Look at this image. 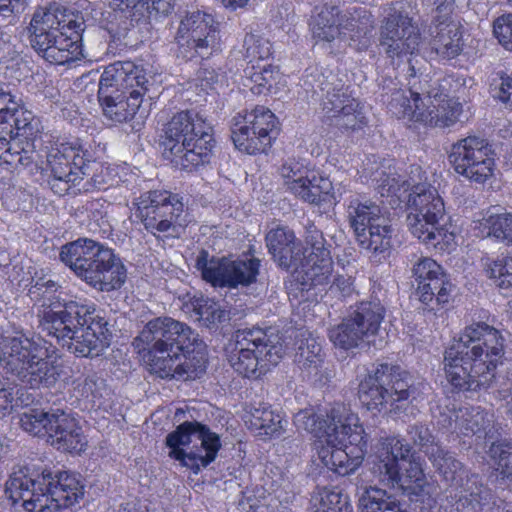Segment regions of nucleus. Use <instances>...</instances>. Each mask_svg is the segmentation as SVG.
Listing matches in <instances>:
<instances>
[{
	"mask_svg": "<svg viewBox=\"0 0 512 512\" xmlns=\"http://www.w3.org/2000/svg\"><path fill=\"white\" fill-rule=\"evenodd\" d=\"M431 54L439 60H450L457 57L462 49V33L460 26L447 16H438L430 25Z\"/></svg>",
	"mask_w": 512,
	"mask_h": 512,
	"instance_id": "nucleus-31",
	"label": "nucleus"
},
{
	"mask_svg": "<svg viewBox=\"0 0 512 512\" xmlns=\"http://www.w3.org/2000/svg\"><path fill=\"white\" fill-rule=\"evenodd\" d=\"M30 0H0V21L12 23L28 7Z\"/></svg>",
	"mask_w": 512,
	"mask_h": 512,
	"instance_id": "nucleus-58",
	"label": "nucleus"
},
{
	"mask_svg": "<svg viewBox=\"0 0 512 512\" xmlns=\"http://www.w3.org/2000/svg\"><path fill=\"white\" fill-rule=\"evenodd\" d=\"M34 151L20 146L18 138L12 141L11 150L4 156V162L11 166H28L33 161Z\"/></svg>",
	"mask_w": 512,
	"mask_h": 512,
	"instance_id": "nucleus-57",
	"label": "nucleus"
},
{
	"mask_svg": "<svg viewBox=\"0 0 512 512\" xmlns=\"http://www.w3.org/2000/svg\"><path fill=\"white\" fill-rule=\"evenodd\" d=\"M6 493L13 502L22 501L28 512H57L72 509L84 497L81 476L55 466H45L28 474L20 469L6 482Z\"/></svg>",
	"mask_w": 512,
	"mask_h": 512,
	"instance_id": "nucleus-6",
	"label": "nucleus"
},
{
	"mask_svg": "<svg viewBox=\"0 0 512 512\" xmlns=\"http://www.w3.org/2000/svg\"><path fill=\"white\" fill-rule=\"evenodd\" d=\"M493 33L505 49L512 50V14L498 17L493 24Z\"/></svg>",
	"mask_w": 512,
	"mask_h": 512,
	"instance_id": "nucleus-56",
	"label": "nucleus"
},
{
	"mask_svg": "<svg viewBox=\"0 0 512 512\" xmlns=\"http://www.w3.org/2000/svg\"><path fill=\"white\" fill-rule=\"evenodd\" d=\"M339 13V7L335 5L325 4L321 7L316 6L314 8L311 16L310 28L313 39H315L316 42L330 43L340 35V28H328L325 36V33L323 32V26H328L329 24L339 25L337 19Z\"/></svg>",
	"mask_w": 512,
	"mask_h": 512,
	"instance_id": "nucleus-41",
	"label": "nucleus"
},
{
	"mask_svg": "<svg viewBox=\"0 0 512 512\" xmlns=\"http://www.w3.org/2000/svg\"><path fill=\"white\" fill-rule=\"evenodd\" d=\"M144 69L132 61L108 65L99 80L98 98L104 116L114 123L134 117L148 90Z\"/></svg>",
	"mask_w": 512,
	"mask_h": 512,
	"instance_id": "nucleus-10",
	"label": "nucleus"
},
{
	"mask_svg": "<svg viewBox=\"0 0 512 512\" xmlns=\"http://www.w3.org/2000/svg\"><path fill=\"white\" fill-rule=\"evenodd\" d=\"M313 512H350L349 498L338 487H317L311 495Z\"/></svg>",
	"mask_w": 512,
	"mask_h": 512,
	"instance_id": "nucleus-43",
	"label": "nucleus"
},
{
	"mask_svg": "<svg viewBox=\"0 0 512 512\" xmlns=\"http://www.w3.org/2000/svg\"><path fill=\"white\" fill-rule=\"evenodd\" d=\"M41 348L21 333L0 337V366L31 389L51 388L61 375V366L48 356L39 355Z\"/></svg>",
	"mask_w": 512,
	"mask_h": 512,
	"instance_id": "nucleus-11",
	"label": "nucleus"
},
{
	"mask_svg": "<svg viewBox=\"0 0 512 512\" xmlns=\"http://www.w3.org/2000/svg\"><path fill=\"white\" fill-rule=\"evenodd\" d=\"M59 259L91 287L110 292L120 289L127 270L112 248L91 238L80 237L60 249Z\"/></svg>",
	"mask_w": 512,
	"mask_h": 512,
	"instance_id": "nucleus-9",
	"label": "nucleus"
},
{
	"mask_svg": "<svg viewBox=\"0 0 512 512\" xmlns=\"http://www.w3.org/2000/svg\"><path fill=\"white\" fill-rule=\"evenodd\" d=\"M381 16L378 37L380 51L392 65H399L404 59L409 61L408 89L395 88L384 101L388 111L397 119L420 122L425 106L422 96L431 93V80L427 75H418L408 58L419 49L420 29L399 1L385 4Z\"/></svg>",
	"mask_w": 512,
	"mask_h": 512,
	"instance_id": "nucleus-2",
	"label": "nucleus"
},
{
	"mask_svg": "<svg viewBox=\"0 0 512 512\" xmlns=\"http://www.w3.org/2000/svg\"><path fill=\"white\" fill-rule=\"evenodd\" d=\"M89 161L90 152L79 139L52 147L47 153V165L51 171L48 183L51 190L59 196H64L70 191L73 194L80 193L78 188L84 180L80 175L87 174Z\"/></svg>",
	"mask_w": 512,
	"mask_h": 512,
	"instance_id": "nucleus-20",
	"label": "nucleus"
},
{
	"mask_svg": "<svg viewBox=\"0 0 512 512\" xmlns=\"http://www.w3.org/2000/svg\"><path fill=\"white\" fill-rule=\"evenodd\" d=\"M59 288L60 285L51 276L35 273L28 289V296L34 302L36 309L43 308V306H48L51 303L61 302L60 298L56 295Z\"/></svg>",
	"mask_w": 512,
	"mask_h": 512,
	"instance_id": "nucleus-47",
	"label": "nucleus"
},
{
	"mask_svg": "<svg viewBox=\"0 0 512 512\" xmlns=\"http://www.w3.org/2000/svg\"><path fill=\"white\" fill-rule=\"evenodd\" d=\"M294 425L298 430L306 431L316 438H324L334 443L338 438V424L332 420L331 410L326 417L317 415L313 409H303L294 415Z\"/></svg>",
	"mask_w": 512,
	"mask_h": 512,
	"instance_id": "nucleus-37",
	"label": "nucleus"
},
{
	"mask_svg": "<svg viewBox=\"0 0 512 512\" xmlns=\"http://www.w3.org/2000/svg\"><path fill=\"white\" fill-rule=\"evenodd\" d=\"M175 0H110V11L103 13L101 27L107 31L110 41L122 44L130 29L145 14L167 15L174 7Z\"/></svg>",
	"mask_w": 512,
	"mask_h": 512,
	"instance_id": "nucleus-26",
	"label": "nucleus"
},
{
	"mask_svg": "<svg viewBox=\"0 0 512 512\" xmlns=\"http://www.w3.org/2000/svg\"><path fill=\"white\" fill-rule=\"evenodd\" d=\"M104 384L103 380L96 375H88L83 382L79 384L82 397L96 399L102 396L100 389Z\"/></svg>",
	"mask_w": 512,
	"mask_h": 512,
	"instance_id": "nucleus-61",
	"label": "nucleus"
},
{
	"mask_svg": "<svg viewBox=\"0 0 512 512\" xmlns=\"http://www.w3.org/2000/svg\"><path fill=\"white\" fill-rule=\"evenodd\" d=\"M39 333L55 339L77 357H97L110 344L108 323L87 299L37 308Z\"/></svg>",
	"mask_w": 512,
	"mask_h": 512,
	"instance_id": "nucleus-4",
	"label": "nucleus"
},
{
	"mask_svg": "<svg viewBox=\"0 0 512 512\" xmlns=\"http://www.w3.org/2000/svg\"><path fill=\"white\" fill-rule=\"evenodd\" d=\"M373 471L384 486L401 492L421 509L436 505L437 485L429 482L419 457L412 453L409 443L399 436H387L375 446Z\"/></svg>",
	"mask_w": 512,
	"mask_h": 512,
	"instance_id": "nucleus-7",
	"label": "nucleus"
},
{
	"mask_svg": "<svg viewBox=\"0 0 512 512\" xmlns=\"http://www.w3.org/2000/svg\"><path fill=\"white\" fill-rule=\"evenodd\" d=\"M91 158L92 155L90 154V161L87 163L89 165V168L86 170L87 174L80 176L83 178L84 176H89V171H93V174L87 180H83L81 187L78 188L79 192L91 193L94 191L107 190L118 184L119 178L116 168L96 163L92 161Z\"/></svg>",
	"mask_w": 512,
	"mask_h": 512,
	"instance_id": "nucleus-44",
	"label": "nucleus"
},
{
	"mask_svg": "<svg viewBox=\"0 0 512 512\" xmlns=\"http://www.w3.org/2000/svg\"><path fill=\"white\" fill-rule=\"evenodd\" d=\"M493 97L512 110V77L502 79L500 86L494 89Z\"/></svg>",
	"mask_w": 512,
	"mask_h": 512,
	"instance_id": "nucleus-62",
	"label": "nucleus"
},
{
	"mask_svg": "<svg viewBox=\"0 0 512 512\" xmlns=\"http://www.w3.org/2000/svg\"><path fill=\"white\" fill-rule=\"evenodd\" d=\"M408 202L412 211L407 216V225L413 236L427 247L444 249L454 236L441 223L445 206L438 190L428 183L414 184Z\"/></svg>",
	"mask_w": 512,
	"mask_h": 512,
	"instance_id": "nucleus-15",
	"label": "nucleus"
},
{
	"mask_svg": "<svg viewBox=\"0 0 512 512\" xmlns=\"http://www.w3.org/2000/svg\"><path fill=\"white\" fill-rule=\"evenodd\" d=\"M455 172L471 182L483 184L494 173L492 145L484 137L467 136L455 142L448 155Z\"/></svg>",
	"mask_w": 512,
	"mask_h": 512,
	"instance_id": "nucleus-25",
	"label": "nucleus"
},
{
	"mask_svg": "<svg viewBox=\"0 0 512 512\" xmlns=\"http://www.w3.org/2000/svg\"><path fill=\"white\" fill-rule=\"evenodd\" d=\"M244 76L249 81V84H245V86H250L253 94L261 95L271 92L279 82L280 72L277 66L264 62L246 67Z\"/></svg>",
	"mask_w": 512,
	"mask_h": 512,
	"instance_id": "nucleus-40",
	"label": "nucleus"
},
{
	"mask_svg": "<svg viewBox=\"0 0 512 512\" xmlns=\"http://www.w3.org/2000/svg\"><path fill=\"white\" fill-rule=\"evenodd\" d=\"M373 20L370 13L362 10L356 15H351L344 26L345 29L352 32L351 38L360 39L366 37L372 29Z\"/></svg>",
	"mask_w": 512,
	"mask_h": 512,
	"instance_id": "nucleus-54",
	"label": "nucleus"
},
{
	"mask_svg": "<svg viewBox=\"0 0 512 512\" xmlns=\"http://www.w3.org/2000/svg\"><path fill=\"white\" fill-rule=\"evenodd\" d=\"M18 52L12 44L10 36L0 30V64L13 61L17 58Z\"/></svg>",
	"mask_w": 512,
	"mask_h": 512,
	"instance_id": "nucleus-63",
	"label": "nucleus"
},
{
	"mask_svg": "<svg viewBox=\"0 0 512 512\" xmlns=\"http://www.w3.org/2000/svg\"><path fill=\"white\" fill-rule=\"evenodd\" d=\"M408 435L414 444L420 446L421 448L426 447V452L431 451V447L437 445L433 443L434 436L432 435L428 426L425 424H414L409 426Z\"/></svg>",
	"mask_w": 512,
	"mask_h": 512,
	"instance_id": "nucleus-60",
	"label": "nucleus"
},
{
	"mask_svg": "<svg viewBox=\"0 0 512 512\" xmlns=\"http://www.w3.org/2000/svg\"><path fill=\"white\" fill-rule=\"evenodd\" d=\"M412 184L403 179L402 176L397 174H385L383 173L379 179H377V189L381 196H395L398 199L406 197V194L411 190Z\"/></svg>",
	"mask_w": 512,
	"mask_h": 512,
	"instance_id": "nucleus-51",
	"label": "nucleus"
},
{
	"mask_svg": "<svg viewBox=\"0 0 512 512\" xmlns=\"http://www.w3.org/2000/svg\"><path fill=\"white\" fill-rule=\"evenodd\" d=\"M134 349L146 362L152 373L162 379L187 380L197 376L205 366L194 365L200 354L203 341L190 326L171 317L150 320L133 341Z\"/></svg>",
	"mask_w": 512,
	"mask_h": 512,
	"instance_id": "nucleus-3",
	"label": "nucleus"
},
{
	"mask_svg": "<svg viewBox=\"0 0 512 512\" xmlns=\"http://www.w3.org/2000/svg\"><path fill=\"white\" fill-rule=\"evenodd\" d=\"M39 131V119L16 100L10 84L0 80V159L4 160L15 138L32 140Z\"/></svg>",
	"mask_w": 512,
	"mask_h": 512,
	"instance_id": "nucleus-27",
	"label": "nucleus"
},
{
	"mask_svg": "<svg viewBox=\"0 0 512 512\" xmlns=\"http://www.w3.org/2000/svg\"><path fill=\"white\" fill-rule=\"evenodd\" d=\"M345 217L358 245L371 253L373 262L386 260L392 249L393 228L383 209L362 195H350L344 202Z\"/></svg>",
	"mask_w": 512,
	"mask_h": 512,
	"instance_id": "nucleus-13",
	"label": "nucleus"
},
{
	"mask_svg": "<svg viewBox=\"0 0 512 512\" xmlns=\"http://www.w3.org/2000/svg\"><path fill=\"white\" fill-rule=\"evenodd\" d=\"M219 33L211 14L200 10L188 12L175 35L177 57L186 61L209 58L220 48Z\"/></svg>",
	"mask_w": 512,
	"mask_h": 512,
	"instance_id": "nucleus-21",
	"label": "nucleus"
},
{
	"mask_svg": "<svg viewBox=\"0 0 512 512\" xmlns=\"http://www.w3.org/2000/svg\"><path fill=\"white\" fill-rule=\"evenodd\" d=\"M332 420L339 426V437L347 444L348 449L356 452L360 451L361 459L367 452L368 439L364 428L359 424V418L352 413L344 404H335L331 407Z\"/></svg>",
	"mask_w": 512,
	"mask_h": 512,
	"instance_id": "nucleus-34",
	"label": "nucleus"
},
{
	"mask_svg": "<svg viewBox=\"0 0 512 512\" xmlns=\"http://www.w3.org/2000/svg\"><path fill=\"white\" fill-rule=\"evenodd\" d=\"M252 417L253 426L260 430L261 434L269 437H279L287 424V421L279 413L269 407H264L262 410L255 409Z\"/></svg>",
	"mask_w": 512,
	"mask_h": 512,
	"instance_id": "nucleus-49",
	"label": "nucleus"
},
{
	"mask_svg": "<svg viewBox=\"0 0 512 512\" xmlns=\"http://www.w3.org/2000/svg\"><path fill=\"white\" fill-rule=\"evenodd\" d=\"M278 134L277 117L263 106L238 113L232 119V141L237 149L248 154L266 153Z\"/></svg>",
	"mask_w": 512,
	"mask_h": 512,
	"instance_id": "nucleus-22",
	"label": "nucleus"
},
{
	"mask_svg": "<svg viewBox=\"0 0 512 512\" xmlns=\"http://www.w3.org/2000/svg\"><path fill=\"white\" fill-rule=\"evenodd\" d=\"M281 175L287 189L304 202L320 207L336 205L340 199L334 192L332 182L304 163L289 160L282 165Z\"/></svg>",
	"mask_w": 512,
	"mask_h": 512,
	"instance_id": "nucleus-29",
	"label": "nucleus"
},
{
	"mask_svg": "<svg viewBox=\"0 0 512 512\" xmlns=\"http://www.w3.org/2000/svg\"><path fill=\"white\" fill-rule=\"evenodd\" d=\"M302 86L312 96L323 98V110L334 125L344 130H357L366 124L359 102L353 97L349 86L332 72L325 74L317 68L308 69Z\"/></svg>",
	"mask_w": 512,
	"mask_h": 512,
	"instance_id": "nucleus-14",
	"label": "nucleus"
},
{
	"mask_svg": "<svg viewBox=\"0 0 512 512\" xmlns=\"http://www.w3.org/2000/svg\"><path fill=\"white\" fill-rule=\"evenodd\" d=\"M234 353L230 356L233 369L246 378L258 379L271 366H276L284 349L278 335L253 327L237 330Z\"/></svg>",
	"mask_w": 512,
	"mask_h": 512,
	"instance_id": "nucleus-16",
	"label": "nucleus"
},
{
	"mask_svg": "<svg viewBox=\"0 0 512 512\" xmlns=\"http://www.w3.org/2000/svg\"><path fill=\"white\" fill-rule=\"evenodd\" d=\"M215 140L212 134V126L209 129L201 130L194 139L189 141V146L183 152L172 155L169 160L174 167L186 171H199L210 164L213 158Z\"/></svg>",
	"mask_w": 512,
	"mask_h": 512,
	"instance_id": "nucleus-32",
	"label": "nucleus"
},
{
	"mask_svg": "<svg viewBox=\"0 0 512 512\" xmlns=\"http://www.w3.org/2000/svg\"><path fill=\"white\" fill-rule=\"evenodd\" d=\"M431 93H426L429 106L423 107V117L420 122L431 127L445 128L452 126L458 120L461 113V104L437 87V82H431Z\"/></svg>",
	"mask_w": 512,
	"mask_h": 512,
	"instance_id": "nucleus-33",
	"label": "nucleus"
},
{
	"mask_svg": "<svg viewBox=\"0 0 512 512\" xmlns=\"http://www.w3.org/2000/svg\"><path fill=\"white\" fill-rule=\"evenodd\" d=\"M410 262L412 277L424 309L434 314L445 309L454 290L450 276L431 257L413 255Z\"/></svg>",
	"mask_w": 512,
	"mask_h": 512,
	"instance_id": "nucleus-24",
	"label": "nucleus"
},
{
	"mask_svg": "<svg viewBox=\"0 0 512 512\" xmlns=\"http://www.w3.org/2000/svg\"><path fill=\"white\" fill-rule=\"evenodd\" d=\"M493 422V415L480 406H463L456 415V435L485 438Z\"/></svg>",
	"mask_w": 512,
	"mask_h": 512,
	"instance_id": "nucleus-36",
	"label": "nucleus"
},
{
	"mask_svg": "<svg viewBox=\"0 0 512 512\" xmlns=\"http://www.w3.org/2000/svg\"><path fill=\"white\" fill-rule=\"evenodd\" d=\"M14 394H17V384L0 375V414L5 415L13 409Z\"/></svg>",
	"mask_w": 512,
	"mask_h": 512,
	"instance_id": "nucleus-59",
	"label": "nucleus"
},
{
	"mask_svg": "<svg viewBox=\"0 0 512 512\" xmlns=\"http://www.w3.org/2000/svg\"><path fill=\"white\" fill-rule=\"evenodd\" d=\"M489 455L497 466V471L503 478L512 481V445L493 443Z\"/></svg>",
	"mask_w": 512,
	"mask_h": 512,
	"instance_id": "nucleus-52",
	"label": "nucleus"
},
{
	"mask_svg": "<svg viewBox=\"0 0 512 512\" xmlns=\"http://www.w3.org/2000/svg\"><path fill=\"white\" fill-rule=\"evenodd\" d=\"M28 29L31 47L51 64L66 65L83 56L85 21L80 14L67 13L65 8L52 3L34 12Z\"/></svg>",
	"mask_w": 512,
	"mask_h": 512,
	"instance_id": "nucleus-8",
	"label": "nucleus"
},
{
	"mask_svg": "<svg viewBox=\"0 0 512 512\" xmlns=\"http://www.w3.org/2000/svg\"><path fill=\"white\" fill-rule=\"evenodd\" d=\"M196 267L202 278L214 287L236 289L249 286L257 281L261 261L255 257H242L235 260L208 258L206 251H201L196 260Z\"/></svg>",
	"mask_w": 512,
	"mask_h": 512,
	"instance_id": "nucleus-23",
	"label": "nucleus"
},
{
	"mask_svg": "<svg viewBox=\"0 0 512 512\" xmlns=\"http://www.w3.org/2000/svg\"><path fill=\"white\" fill-rule=\"evenodd\" d=\"M360 512H409L406 504L386 490L372 487L366 488L358 500Z\"/></svg>",
	"mask_w": 512,
	"mask_h": 512,
	"instance_id": "nucleus-39",
	"label": "nucleus"
},
{
	"mask_svg": "<svg viewBox=\"0 0 512 512\" xmlns=\"http://www.w3.org/2000/svg\"><path fill=\"white\" fill-rule=\"evenodd\" d=\"M415 392L412 377L407 371L382 363L360 380L358 398L367 410L400 414L415 399Z\"/></svg>",
	"mask_w": 512,
	"mask_h": 512,
	"instance_id": "nucleus-12",
	"label": "nucleus"
},
{
	"mask_svg": "<svg viewBox=\"0 0 512 512\" xmlns=\"http://www.w3.org/2000/svg\"><path fill=\"white\" fill-rule=\"evenodd\" d=\"M194 311L203 326L212 329L229 320L228 312L218 302L201 297L193 303Z\"/></svg>",
	"mask_w": 512,
	"mask_h": 512,
	"instance_id": "nucleus-48",
	"label": "nucleus"
},
{
	"mask_svg": "<svg viewBox=\"0 0 512 512\" xmlns=\"http://www.w3.org/2000/svg\"><path fill=\"white\" fill-rule=\"evenodd\" d=\"M317 455L326 468L340 476L353 473L363 461L360 451L355 455L339 436L334 443L326 442V445L319 446Z\"/></svg>",
	"mask_w": 512,
	"mask_h": 512,
	"instance_id": "nucleus-35",
	"label": "nucleus"
},
{
	"mask_svg": "<svg viewBox=\"0 0 512 512\" xmlns=\"http://www.w3.org/2000/svg\"><path fill=\"white\" fill-rule=\"evenodd\" d=\"M456 415L458 409L438 406L432 412L433 424L443 433L456 434Z\"/></svg>",
	"mask_w": 512,
	"mask_h": 512,
	"instance_id": "nucleus-55",
	"label": "nucleus"
},
{
	"mask_svg": "<svg viewBox=\"0 0 512 512\" xmlns=\"http://www.w3.org/2000/svg\"><path fill=\"white\" fill-rule=\"evenodd\" d=\"M169 457L198 474L217 457L220 437L198 421H185L166 436Z\"/></svg>",
	"mask_w": 512,
	"mask_h": 512,
	"instance_id": "nucleus-17",
	"label": "nucleus"
},
{
	"mask_svg": "<svg viewBox=\"0 0 512 512\" xmlns=\"http://www.w3.org/2000/svg\"><path fill=\"white\" fill-rule=\"evenodd\" d=\"M183 198L167 190H153L143 194L137 208V216L145 229L172 236L181 226L179 218L184 210Z\"/></svg>",
	"mask_w": 512,
	"mask_h": 512,
	"instance_id": "nucleus-28",
	"label": "nucleus"
},
{
	"mask_svg": "<svg viewBox=\"0 0 512 512\" xmlns=\"http://www.w3.org/2000/svg\"><path fill=\"white\" fill-rule=\"evenodd\" d=\"M321 342V339L314 336L311 332L301 334L298 351L296 353V362L302 369L307 370L309 375L316 376L323 363Z\"/></svg>",
	"mask_w": 512,
	"mask_h": 512,
	"instance_id": "nucleus-42",
	"label": "nucleus"
},
{
	"mask_svg": "<svg viewBox=\"0 0 512 512\" xmlns=\"http://www.w3.org/2000/svg\"><path fill=\"white\" fill-rule=\"evenodd\" d=\"M475 229L480 237H493L512 246V213L488 211L475 223Z\"/></svg>",
	"mask_w": 512,
	"mask_h": 512,
	"instance_id": "nucleus-38",
	"label": "nucleus"
},
{
	"mask_svg": "<svg viewBox=\"0 0 512 512\" xmlns=\"http://www.w3.org/2000/svg\"><path fill=\"white\" fill-rule=\"evenodd\" d=\"M385 316L386 307L379 298L371 295L350 307L341 323L329 330V339L335 346L345 350L370 344L378 334Z\"/></svg>",
	"mask_w": 512,
	"mask_h": 512,
	"instance_id": "nucleus-19",
	"label": "nucleus"
},
{
	"mask_svg": "<svg viewBox=\"0 0 512 512\" xmlns=\"http://www.w3.org/2000/svg\"><path fill=\"white\" fill-rule=\"evenodd\" d=\"M304 246L288 226L272 227L265 243L273 261L286 271H293L294 281L302 291L329 282L333 272L331 244L311 221L305 225Z\"/></svg>",
	"mask_w": 512,
	"mask_h": 512,
	"instance_id": "nucleus-5",
	"label": "nucleus"
},
{
	"mask_svg": "<svg viewBox=\"0 0 512 512\" xmlns=\"http://www.w3.org/2000/svg\"><path fill=\"white\" fill-rule=\"evenodd\" d=\"M504 356V338L494 327L475 322L465 327L444 352V371L457 391L492 389L512 418V367L496 373Z\"/></svg>",
	"mask_w": 512,
	"mask_h": 512,
	"instance_id": "nucleus-1",
	"label": "nucleus"
},
{
	"mask_svg": "<svg viewBox=\"0 0 512 512\" xmlns=\"http://www.w3.org/2000/svg\"><path fill=\"white\" fill-rule=\"evenodd\" d=\"M330 290L339 292L340 296L345 298L353 291V280L350 276L337 275L330 286Z\"/></svg>",
	"mask_w": 512,
	"mask_h": 512,
	"instance_id": "nucleus-64",
	"label": "nucleus"
},
{
	"mask_svg": "<svg viewBox=\"0 0 512 512\" xmlns=\"http://www.w3.org/2000/svg\"><path fill=\"white\" fill-rule=\"evenodd\" d=\"M469 501L478 506L479 512H512V503L497 497L486 485L478 484L476 480L470 481Z\"/></svg>",
	"mask_w": 512,
	"mask_h": 512,
	"instance_id": "nucleus-45",
	"label": "nucleus"
},
{
	"mask_svg": "<svg viewBox=\"0 0 512 512\" xmlns=\"http://www.w3.org/2000/svg\"><path fill=\"white\" fill-rule=\"evenodd\" d=\"M427 455L436 470L448 482L454 483L463 479L465 473L462 463L457 460L453 453L445 450L443 447L436 445L431 447V451H427Z\"/></svg>",
	"mask_w": 512,
	"mask_h": 512,
	"instance_id": "nucleus-46",
	"label": "nucleus"
},
{
	"mask_svg": "<svg viewBox=\"0 0 512 512\" xmlns=\"http://www.w3.org/2000/svg\"><path fill=\"white\" fill-rule=\"evenodd\" d=\"M243 49L244 57L249 64L266 62L272 55L269 40L255 33L246 34Z\"/></svg>",
	"mask_w": 512,
	"mask_h": 512,
	"instance_id": "nucleus-50",
	"label": "nucleus"
},
{
	"mask_svg": "<svg viewBox=\"0 0 512 512\" xmlns=\"http://www.w3.org/2000/svg\"><path fill=\"white\" fill-rule=\"evenodd\" d=\"M20 425L33 436L47 437L58 450L80 454L86 449V437L70 409H33L21 415Z\"/></svg>",
	"mask_w": 512,
	"mask_h": 512,
	"instance_id": "nucleus-18",
	"label": "nucleus"
},
{
	"mask_svg": "<svg viewBox=\"0 0 512 512\" xmlns=\"http://www.w3.org/2000/svg\"><path fill=\"white\" fill-rule=\"evenodd\" d=\"M209 123L196 110H183L175 115L166 123L161 136V146L163 156L168 159L172 155L183 152V149L189 146V141L203 130L209 129Z\"/></svg>",
	"mask_w": 512,
	"mask_h": 512,
	"instance_id": "nucleus-30",
	"label": "nucleus"
},
{
	"mask_svg": "<svg viewBox=\"0 0 512 512\" xmlns=\"http://www.w3.org/2000/svg\"><path fill=\"white\" fill-rule=\"evenodd\" d=\"M489 278L495 279L501 288H512V257H504L486 264Z\"/></svg>",
	"mask_w": 512,
	"mask_h": 512,
	"instance_id": "nucleus-53",
	"label": "nucleus"
}]
</instances>
